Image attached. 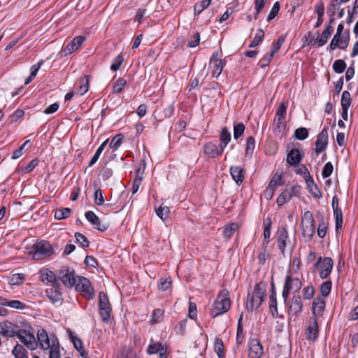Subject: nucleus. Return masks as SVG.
I'll list each match as a JSON object with an SVG mask.
<instances>
[{"label": "nucleus", "instance_id": "a211bd4d", "mask_svg": "<svg viewBox=\"0 0 358 358\" xmlns=\"http://www.w3.org/2000/svg\"><path fill=\"white\" fill-rule=\"evenodd\" d=\"M264 353V349L259 341L253 338L249 343V358H261Z\"/></svg>", "mask_w": 358, "mask_h": 358}, {"label": "nucleus", "instance_id": "4d7b16f0", "mask_svg": "<svg viewBox=\"0 0 358 358\" xmlns=\"http://www.w3.org/2000/svg\"><path fill=\"white\" fill-rule=\"evenodd\" d=\"M267 1L268 0H255V13L254 15V17L255 20L258 18L259 13H261L262 10L264 8Z\"/></svg>", "mask_w": 358, "mask_h": 358}, {"label": "nucleus", "instance_id": "680f3d73", "mask_svg": "<svg viewBox=\"0 0 358 358\" xmlns=\"http://www.w3.org/2000/svg\"><path fill=\"white\" fill-rule=\"evenodd\" d=\"M8 306L17 310H24L27 306L19 300H9Z\"/></svg>", "mask_w": 358, "mask_h": 358}, {"label": "nucleus", "instance_id": "ddd939ff", "mask_svg": "<svg viewBox=\"0 0 358 358\" xmlns=\"http://www.w3.org/2000/svg\"><path fill=\"white\" fill-rule=\"evenodd\" d=\"M329 143V137L327 132V127H324L322 130L317 136V139L315 143V152L319 155L323 152L327 147Z\"/></svg>", "mask_w": 358, "mask_h": 358}, {"label": "nucleus", "instance_id": "5fc2aeb1", "mask_svg": "<svg viewBox=\"0 0 358 358\" xmlns=\"http://www.w3.org/2000/svg\"><path fill=\"white\" fill-rule=\"evenodd\" d=\"M245 127L243 123L241 122L234 125V138L238 139L241 136L245 131Z\"/></svg>", "mask_w": 358, "mask_h": 358}, {"label": "nucleus", "instance_id": "3c124183", "mask_svg": "<svg viewBox=\"0 0 358 358\" xmlns=\"http://www.w3.org/2000/svg\"><path fill=\"white\" fill-rule=\"evenodd\" d=\"M273 126L275 127L274 132H276L277 130L280 132L281 129H284L285 127V117L275 116Z\"/></svg>", "mask_w": 358, "mask_h": 358}, {"label": "nucleus", "instance_id": "e433bc0d", "mask_svg": "<svg viewBox=\"0 0 358 358\" xmlns=\"http://www.w3.org/2000/svg\"><path fill=\"white\" fill-rule=\"evenodd\" d=\"M332 282L331 280H327L322 283L320 287V292L323 298L327 297L331 290Z\"/></svg>", "mask_w": 358, "mask_h": 358}, {"label": "nucleus", "instance_id": "423d86ee", "mask_svg": "<svg viewBox=\"0 0 358 358\" xmlns=\"http://www.w3.org/2000/svg\"><path fill=\"white\" fill-rule=\"evenodd\" d=\"M301 192V186L294 185L289 186L280 193L276 199V203L278 207H282L284 204L289 202L293 197H299Z\"/></svg>", "mask_w": 358, "mask_h": 358}, {"label": "nucleus", "instance_id": "4468645a", "mask_svg": "<svg viewBox=\"0 0 358 358\" xmlns=\"http://www.w3.org/2000/svg\"><path fill=\"white\" fill-rule=\"evenodd\" d=\"M19 326L9 321L0 322V334L8 338L16 336Z\"/></svg>", "mask_w": 358, "mask_h": 358}, {"label": "nucleus", "instance_id": "20e7f679", "mask_svg": "<svg viewBox=\"0 0 358 358\" xmlns=\"http://www.w3.org/2000/svg\"><path fill=\"white\" fill-rule=\"evenodd\" d=\"M301 227L303 237L310 241L315 232L314 216L311 211L306 210L301 217Z\"/></svg>", "mask_w": 358, "mask_h": 358}, {"label": "nucleus", "instance_id": "dca6fc26", "mask_svg": "<svg viewBox=\"0 0 358 358\" xmlns=\"http://www.w3.org/2000/svg\"><path fill=\"white\" fill-rule=\"evenodd\" d=\"M85 40V37L83 36H78L71 41L63 49L64 56L71 55L73 52L78 50L83 42Z\"/></svg>", "mask_w": 358, "mask_h": 358}, {"label": "nucleus", "instance_id": "c756f323", "mask_svg": "<svg viewBox=\"0 0 358 358\" xmlns=\"http://www.w3.org/2000/svg\"><path fill=\"white\" fill-rule=\"evenodd\" d=\"M203 151L206 155L211 158H215L219 156L218 147L211 142L204 145Z\"/></svg>", "mask_w": 358, "mask_h": 358}, {"label": "nucleus", "instance_id": "f03ea898", "mask_svg": "<svg viewBox=\"0 0 358 358\" xmlns=\"http://www.w3.org/2000/svg\"><path fill=\"white\" fill-rule=\"evenodd\" d=\"M230 307L231 301L229 297V292L227 289H224L214 301L210 315L213 318H215L227 313Z\"/></svg>", "mask_w": 358, "mask_h": 358}, {"label": "nucleus", "instance_id": "cd10ccee", "mask_svg": "<svg viewBox=\"0 0 358 358\" xmlns=\"http://www.w3.org/2000/svg\"><path fill=\"white\" fill-rule=\"evenodd\" d=\"M333 31V27L330 24L327 25L324 30L322 32L320 37L317 38V46L322 47L324 45L327 43L328 39L330 38Z\"/></svg>", "mask_w": 358, "mask_h": 358}, {"label": "nucleus", "instance_id": "473e14b6", "mask_svg": "<svg viewBox=\"0 0 358 358\" xmlns=\"http://www.w3.org/2000/svg\"><path fill=\"white\" fill-rule=\"evenodd\" d=\"M90 76L86 75L84 78L80 80V86L77 90L76 93L80 95L85 94L89 89Z\"/></svg>", "mask_w": 358, "mask_h": 358}, {"label": "nucleus", "instance_id": "774afa93", "mask_svg": "<svg viewBox=\"0 0 358 358\" xmlns=\"http://www.w3.org/2000/svg\"><path fill=\"white\" fill-rule=\"evenodd\" d=\"M220 142L229 143L231 141V133L229 131L227 127H223L220 133Z\"/></svg>", "mask_w": 358, "mask_h": 358}, {"label": "nucleus", "instance_id": "58836bf2", "mask_svg": "<svg viewBox=\"0 0 358 358\" xmlns=\"http://www.w3.org/2000/svg\"><path fill=\"white\" fill-rule=\"evenodd\" d=\"M243 313L240 315V317L238 321V327H237V334H236V342L237 343L240 344L242 343L244 340L243 336V327L242 324V320H243Z\"/></svg>", "mask_w": 358, "mask_h": 358}, {"label": "nucleus", "instance_id": "6e6d98bb", "mask_svg": "<svg viewBox=\"0 0 358 358\" xmlns=\"http://www.w3.org/2000/svg\"><path fill=\"white\" fill-rule=\"evenodd\" d=\"M164 314V310L160 308H156L152 314V323H157L161 321Z\"/></svg>", "mask_w": 358, "mask_h": 358}, {"label": "nucleus", "instance_id": "412c9836", "mask_svg": "<svg viewBox=\"0 0 358 358\" xmlns=\"http://www.w3.org/2000/svg\"><path fill=\"white\" fill-rule=\"evenodd\" d=\"M283 287L291 292H296L301 288L302 282L299 278L287 275L285 277Z\"/></svg>", "mask_w": 358, "mask_h": 358}, {"label": "nucleus", "instance_id": "5701e85b", "mask_svg": "<svg viewBox=\"0 0 358 358\" xmlns=\"http://www.w3.org/2000/svg\"><path fill=\"white\" fill-rule=\"evenodd\" d=\"M304 155L297 148L292 149L287 154V162L292 166H298L302 161Z\"/></svg>", "mask_w": 358, "mask_h": 358}, {"label": "nucleus", "instance_id": "c85d7f7f", "mask_svg": "<svg viewBox=\"0 0 358 358\" xmlns=\"http://www.w3.org/2000/svg\"><path fill=\"white\" fill-rule=\"evenodd\" d=\"M15 358H29V353L25 347L17 343L11 352Z\"/></svg>", "mask_w": 358, "mask_h": 358}, {"label": "nucleus", "instance_id": "ea45409f", "mask_svg": "<svg viewBox=\"0 0 358 358\" xmlns=\"http://www.w3.org/2000/svg\"><path fill=\"white\" fill-rule=\"evenodd\" d=\"M352 103L351 94L348 91L342 93L341 104L342 108H349Z\"/></svg>", "mask_w": 358, "mask_h": 358}, {"label": "nucleus", "instance_id": "338daca9", "mask_svg": "<svg viewBox=\"0 0 358 358\" xmlns=\"http://www.w3.org/2000/svg\"><path fill=\"white\" fill-rule=\"evenodd\" d=\"M94 201L97 206H101L104 203L103 193L100 189H96L94 193Z\"/></svg>", "mask_w": 358, "mask_h": 358}, {"label": "nucleus", "instance_id": "7c9ffc66", "mask_svg": "<svg viewBox=\"0 0 358 358\" xmlns=\"http://www.w3.org/2000/svg\"><path fill=\"white\" fill-rule=\"evenodd\" d=\"M167 346L162 344L160 342H154L152 340L147 348V353L148 355H154L160 352L162 349H164Z\"/></svg>", "mask_w": 358, "mask_h": 358}, {"label": "nucleus", "instance_id": "f704fd0d", "mask_svg": "<svg viewBox=\"0 0 358 358\" xmlns=\"http://www.w3.org/2000/svg\"><path fill=\"white\" fill-rule=\"evenodd\" d=\"M269 309L271 315L274 318H276L279 316L277 308V296H275L273 294H270L269 296Z\"/></svg>", "mask_w": 358, "mask_h": 358}, {"label": "nucleus", "instance_id": "39448f33", "mask_svg": "<svg viewBox=\"0 0 358 358\" xmlns=\"http://www.w3.org/2000/svg\"><path fill=\"white\" fill-rule=\"evenodd\" d=\"M37 347L43 350H50L53 348V343L59 345V343L57 336L52 334L50 336L44 329H39L36 333Z\"/></svg>", "mask_w": 358, "mask_h": 358}, {"label": "nucleus", "instance_id": "9d476101", "mask_svg": "<svg viewBox=\"0 0 358 358\" xmlns=\"http://www.w3.org/2000/svg\"><path fill=\"white\" fill-rule=\"evenodd\" d=\"M100 315L103 322H108L110 317L111 307L107 294L103 292L99 293Z\"/></svg>", "mask_w": 358, "mask_h": 358}, {"label": "nucleus", "instance_id": "37998d69", "mask_svg": "<svg viewBox=\"0 0 358 358\" xmlns=\"http://www.w3.org/2000/svg\"><path fill=\"white\" fill-rule=\"evenodd\" d=\"M237 229L238 224L236 223H231L224 227L223 230V236L227 238H229L232 236Z\"/></svg>", "mask_w": 358, "mask_h": 358}, {"label": "nucleus", "instance_id": "bf43d9fd", "mask_svg": "<svg viewBox=\"0 0 358 358\" xmlns=\"http://www.w3.org/2000/svg\"><path fill=\"white\" fill-rule=\"evenodd\" d=\"M327 231V225L324 220V219L322 217L321 219V222H320L317 228V235L320 238H324L326 236Z\"/></svg>", "mask_w": 358, "mask_h": 358}, {"label": "nucleus", "instance_id": "864d4df0", "mask_svg": "<svg viewBox=\"0 0 358 358\" xmlns=\"http://www.w3.org/2000/svg\"><path fill=\"white\" fill-rule=\"evenodd\" d=\"M294 136L296 139L304 140L308 136V129L305 127H300L296 129L294 132Z\"/></svg>", "mask_w": 358, "mask_h": 358}, {"label": "nucleus", "instance_id": "a878e982", "mask_svg": "<svg viewBox=\"0 0 358 358\" xmlns=\"http://www.w3.org/2000/svg\"><path fill=\"white\" fill-rule=\"evenodd\" d=\"M45 294L52 303H62V298L59 292V285L58 287L52 286V287L46 289Z\"/></svg>", "mask_w": 358, "mask_h": 358}, {"label": "nucleus", "instance_id": "de8ad7c7", "mask_svg": "<svg viewBox=\"0 0 358 358\" xmlns=\"http://www.w3.org/2000/svg\"><path fill=\"white\" fill-rule=\"evenodd\" d=\"M170 213V209L166 206L161 205L157 210L156 213L162 220H166Z\"/></svg>", "mask_w": 358, "mask_h": 358}, {"label": "nucleus", "instance_id": "13d9d810", "mask_svg": "<svg viewBox=\"0 0 358 358\" xmlns=\"http://www.w3.org/2000/svg\"><path fill=\"white\" fill-rule=\"evenodd\" d=\"M285 41V35H281L278 39L273 43V50L271 52L275 55L281 48Z\"/></svg>", "mask_w": 358, "mask_h": 358}, {"label": "nucleus", "instance_id": "b1692460", "mask_svg": "<svg viewBox=\"0 0 358 358\" xmlns=\"http://www.w3.org/2000/svg\"><path fill=\"white\" fill-rule=\"evenodd\" d=\"M230 174L236 183L240 185L245 179V171L240 166H231L230 167Z\"/></svg>", "mask_w": 358, "mask_h": 358}, {"label": "nucleus", "instance_id": "e2e57ef3", "mask_svg": "<svg viewBox=\"0 0 358 358\" xmlns=\"http://www.w3.org/2000/svg\"><path fill=\"white\" fill-rule=\"evenodd\" d=\"M302 293L304 299L310 300L314 296V287L312 285L307 286L303 289Z\"/></svg>", "mask_w": 358, "mask_h": 358}, {"label": "nucleus", "instance_id": "72a5a7b5", "mask_svg": "<svg viewBox=\"0 0 358 358\" xmlns=\"http://www.w3.org/2000/svg\"><path fill=\"white\" fill-rule=\"evenodd\" d=\"M284 183L281 174L275 173L270 180L268 187L275 190L278 187L283 185Z\"/></svg>", "mask_w": 358, "mask_h": 358}, {"label": "nucleus", "instance_id": "2f4dec72", "mask_svg": "<svg viewBox=\"0 0 358 358\" xmlns=\"http://www.w3.org/2000/svg\"><path fill=\"white\" fill-rule=\"evenodd\" d=\"M334 215L335 217L336 222V231L338 233L341 231L342 224H343V213L342 210L339 208L334 209Z\"/></svg>", "mask_w": 358, "mask_h": 358}, {"label": "nucleus", "instance_id": "f3484780", "mask_svg": "<svg viewBox=\"0 0 358 358\" xmlns=\"http://www.w3.org/2000/svg\"><path fill=\"white\" fill-rule=\"evenodd\" d=\"M85 217L87 220V221L93 225L94 228H95L96 229H97L100 231L103 232V231H106L108 229V228L109 227L108 224H102L101 223V220L99 218V217L93 211H91V210L87 211L85 213Z\"/></svg>", "mask_w": 358, "mask_h": 358}, {"label": "nucleus", "instance_id": "0e129e2a", "mask_svg": "<svg viewBox=\"0 0 358 358\" xmlns=\"http://www.w3.org/2000/svg\"><path fill=\"white\" fill-rule=\"evenodd\" d=\"M334 167L331 162H327L324 164L322 171V176L324 178L329 177L333 172Z\"/></svg>", "mask_w": 358, "mask_h": 358}, {"label": "nucleus", "instance_id": "aec40b11", "mask_svg": "<svg viewBox=\"0 0 358 358\" xmlns=\"http://www.w3.org/2000/svg\"><path fill=\"white\" fill-rule=\"evenodd\" d=\"M318 323L317 317L312 316L310 317L308 327L306 331V337L308 340L316 341L318 337Z\"/></svg>", "mask_w": 358, "mask_h": 358}, {"label": "nucleus", "instance_id": "09e8293b", "mask_svg": "<svg viewBox=\"0 0 358 358\" xmlns=\"http://www.w3.org/2000/svg\"><path fill=\"white\" fill-rule=\"evenodd\" d=\"M75 237L76 239V242L78 244H80V246H82L83 248L89 247L90 242H89L88 239L87 238V237L84 234L79 233V232H76L75 234Z\"/></svg>", "mask_w": 358, "mask_h": 358}, {"label": "nucleus", "instance_id": "0eeeda50", "mask_svg": "<svg viewBox=\"0 0 358 358\" xmlns=\"http://www.w3.org/2000/svg\"><path fill=\"white\" fill-rule=\"evenodd\" d=\"M53 253L50 243L47 241L36 243L33 247V256L36 259H41L50 257Z\"/></svg>", "mask_w": 358, "mask_h": 358}, {"label": "nucleus", "instance_id": "4c0bfd02", "mask_svg": "<svg viewBox=\"0 0 358 358\" xmlns=\"http://www.w3.org/2000/svg\"><path fill=\"white\" fill-rule=\"evenodd\" d=\"M71 212V210L69 208L57 209L55 212V218L58 220L66 219L69 216Z\"/></svg>", "mask_w": 358, "mask_h": 358}, {"label": "nucleus", "instance_id": "69168bd1", "mask_svg": "<svg viewBox=\"0 0 358 358\" xmlns=\"http://www.w3.org/2000/svg\"><path fill=\"white\" fill-rule=\"evenodd\" d=\"M124 62V58L121 55H118L113 60V64L110 66V69L113 71H117L120 66L122 65V62Z\"/></svg>", "mask_w": 358, "mask_h": 358}, {"label": "nucleus", "instance_id": "a18cd8bd", "mask_svg": "<svg viewBox=\"0 0 358 358\" xmlns=\"http://www.w3.org/2000/svg\"><path fill=\"white\" fill-rule=\"evenodd\" d=\"M126 84L127 81L124 79L122 78H118L113 85L112 92L113 94L120 93L122 92Z\"/></svg>", "mask_w": 358, "mask_h": 358}, {"label": "nucleus", "instance_id": "603ef678", "mask_svg": "<svg viewBox=\"0 0 358 358\" xmlns=\"http://www.w3.org/2000/svg\"><path fill=\"white\" fill-rule=\"evenodd\" d=\"M71 341L73 344L74 348L80 352H83L85 350L83 346V342L80 338L76 336H73V334H70Z\"/></svg>", "mask_w": 358, "mask_h": 358}, {"label": "nucleus", "instance_id": "1a4fd4ad", "mask_svg": "<svg viewBox=\"0 0 358 358\" xmlns=\"http://www.w3.org/2000/svg\"><path fill=\"white\" fill-rule=\"evenodd\" d=\"M226 65L225 59H221L218 52H214L210 59L209 69L212 77L218 78Z\"/></svg>", "mask_w": 358, "mask_h": 358}, {"label": "nucleus", "instance_id": "a19ab883", "mask_svg": "<svg viewBox=\"0 0 358 358\" xmlns=\"http://www.w3.org/2000/svg\"><path fill=\"white\" fill-rule=\"evenodd\" d=\"M264 37V31L259 29L257 31V33L255 36V38L251 41L250 44L249 45V48H255L263 40Z\"/></svg>", "mask_w": 358, "mask_h": 358}, {"label": "nucleus", "instance_id": "79ce46f5", "mask_svg": "<svg viewBox=\"0 0 358 358\" xmlns=\"http://www.w3.org/2000/svg\"><path fill=\"white\" fill-rule=\"evenodd\" d=\"M123 138H124V136L122 134H118L115 135L112 138V140L110 143V145H109L110 148L114 150H117L118 148L122 144Z\"/></svg>", "mask_w": 358, "mask_h": 358}, {"label": "nucleus", "instance_id": "f8f14e48", "mask_svg": "<svg viewBox=\"0 0 358 358\" xmlns=\"http://www.w3.org/2000/svg\"><path fill=\"white\" fill-rule=\"evenodd\" d=\"M350 42V31H347V35L335 34L329 44V49L334 50L336 48L345 50Z\"/></svg>", "mask_w": 358, "mask_h": 358}, {"label": "nucleus", "instance_id": "49530a36", "mask_svg": "<svg viewBox=\"0 0 358 358\" xmlns=\"http://www.w3.org/2000/svg\"><path fill=\"white\" fill-rule=\"evenodd\" d=\"M346 69V63L343 59H336L333 64V69L336 73H342Z\"/></svg>", "mask_w": 358, "mask_h": 358}, {"label": "nucleus", "instance_id": "c03bdc74", "mask_svg": "<svg viewBox=\"0 0 358 358\" xmlns=\"http://www.w3.org/2000/svg\"><path fill=\"white\" fill-rule=\"evenodd\" d=\"M271 236V221L266 224L264 222V241H263V247L266 248L268 243H269V238Z\"/></svg>", "mask_w": 358, "mask_h": 358}, {"label": "nucleus", "instance_id": "8fccbe9b", "mask_svg": "<svg viewBox=\"0 0 358 358\" xmlns=\"http://www.w3.org/2000/svg\"><path fill=\"white\" fill-rule=\"evenodd\" d=\"M255 148V140L254 137L249 136L247 138V143H246V148H245L246 155L251 156L253 153Z\"/></svg>", "mask_w": 358, "mask_h": 358}, {"label": "nucleus", "instance_id": "6ab92c4d", "mask_svg": "<svg viewBox=\"0 0 358 358\" xmlns=\"http://www.w3.org/2000/svg\"><path fill=\"white\" fill-rule=\"evenodd\" d=\"M334 266L333 259L331 257H322L320 268V277L326 279L331 273Z\"/></svg>", "mask_w": 358, "mask_h": 358}, {"label": "nucleus", "instance_id": "f257e3e1", "mask_svg": "<svg viewBox=\"0 0 358 358\" xmlns=\"http://www.w3.org/2000/svg\"><path fill=\"white\" fill-rule=\"evenodd\" d=\"M265 285L262 283H257L252 292H249L247 297L246 308L248 310H257L264 301L266 294Z\"/></svg>", "mask_w": 358, "mask_h": 358}, {"label": "nucleus", "instance_id": "052dcab7", "mask_svg": "<svg viewBox=\"0 0 358 358\" xmlns=\"http://www.w3.org/2000/svg\"><path fill=\"white\" fill-rule=\"evenodd\" d=\"M287 105H288V102L287 101H282L280 104V106H278V108L276 110L275 117H285Z\"/></svg>", "mask_w": 358, "mask_h": 358}, {"label": "nucleus", "instance_id": "393cba45", "mask_svg": "<svg viewBox=\"0 0 358 358\" xmlns=\"http://www.w3.org/2000/svg\"><path fill=\"white\" fill-rule=\"evenodd\" d=\"M326 306L325 300L321 297H316L313 301V316H322Z\"/></svg>", "mask_w": 358, "mask_h": 358}, {"label": "nucleus", "instance_id": "4be33fe9", "mask_svg": "<svg viewBox=\"0 0 358 358\" xmlns=\"http://www.w3.org/2000/svg\"><path fill=\"white\" fill-rule=\"evenodd\" d=\"M41 280L46 284L52 287L59 286V282L57 279L55 274L50 270L46 268L41 271Z\"/></svg>", "mask_w": 358, "mask_h": 358}, {"label": "nucleus", "instance_id": "7ed1b4c3", "mask_svg": "<svg viewBox=\"0 0 358 358\" xmlns=\"http://www.w3.org/2000/svg\"><path fill=\"white\" fill-rule=\"evenodd\" d=\"M31 330L32 328L29 325L25 326L24 328L19 327L15 336H17L20 342L29 350H35L37 349V342Z\"/></svg>", "mask_w": 358, "mask_h": 358}, {"label": "nucleus", "instance_id": "6e6552de", "mask_svg": "<svg viewBox=\"0 0 358 358\" xmlns=\"http://www.w3.org/2000/svg\"><path fill=\"white\" fill-rule=\"evenodd\" d=\"M75 287L76 290L80 292L86 299H92L94 297V289L87 278L80 277L78 282L75 285Z\"/></svg>", "mask_w": 358, "mask_h": 358}, {"label": "nucleus", "instance_id": "bb28decb", "mask_svg": "<svg viewBox=\"0 0 358 358\" xmlns=\"http://www.w3.org/2000/svg\"><path fill=\"white\" fill-rule=\"evenodd\" d=\"M289 234L285 227L281 228L278 231L277 243L278 248L284 253L285 248L287 246V240L288 239Z\"/></svg>", "mask_w": 358, "mask_h": 358}, {"label": "nucleus", "instance_id": "2eb2a0df", "mask_svg": "<svg viewBox=\"0 0 358 358\" xmlns=\"http://www.w3.org/2000/svg\"><path fill=\"white\" fill-rule=\"evenodd\" d=\"M303 310V303L301 296L299 294L294 295L288 303L287 312L288 314L292 315H297Z\"/></svg>", "mask_w": 358, "mask_h": 358}, {"label": "nucleus", "instance_id": "c9c22d12", "mask_svg": "<svg viewBox=\"0 0 358 358\" xmlns=\"http://www.w3.org/2000/svg\"><path fill=\"white\" fill-rule=\"evenodd\" d=\"M214 350L219 358H224V344L222 339L218 338L215 339Z\"/></svg>", "mask_w": 358, "mask_h": 358}, {"label": "nucleus", "instance_id": "9b49d317", "mask_svg": "<svg viewBox=\"0 0 358 358\" xmlns=\"http://www.w3.org/2000/svg\"><path fill=\"white\" fill-rule=\"evenodd\" d=\"M75 275L74 270L64 268L58 271L57 278H59L66 287L71 288L76 283Z\"/></svg>", "mask_w": 358, "mask_h": 358}]
</instances>
